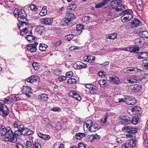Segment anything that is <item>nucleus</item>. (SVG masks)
<instances>
[{
	"label": "nucleus",
	"instance_id": "1",
	"mask_svg": "<svg viewBox=\"0 0 148 148\" xmlns=\"http://www.w3.org/2000/svg\"><path fill=\"white\" fill-rule=\"evenodd\" d=\"M0 134L1 136L5 135L4 138L5 141L14 142L16 140V136H13V132L9 127L6 128L4 126H2L0 128Z\"/></svg>",
	"mask_w": 148,
	"mask_h": 148
},
{
	"label": "nucleus",
	"instance_id": "2",
	"mask_svg": "<svg viewBox=\"0 0 148 148\" xmlns=\"http://www.w3.org/2000/svg\"><path fill=\"white\" fill-rule=\"evenodd\" d=\"M122 131L127 133L126 135V137L129 139L132 138H135V133L137 132V129L127 125L124 126L122 128Z\"/></svg>",
	"mask_w": 148,
	"mask_h": 148
},
{
	"label": "nucleus",
	"instance_id": "3",
	"mask_svg": "<svg viewBox=\"0 0 148 148\" xmlns=\"http://www.w3.org/2000/svg\"><path fill=\"white\" fill-rule=\"evenodd\" d=\"M26 16L25 11L23 10H21L18 12V20L19 22H28V19L25 18Z\"/></svg>",
	"mask_w": 148,
	"mask_h": 148
},
{
	"label": "nucleus",
	"instance_id": "4",
	"mask_svg": "<svg viewBox=\"0 0 148 148\" xmlns=\"http://www.w3.org/2000/svg\"><path fill=\"white\" fill-rule=\"evenodd\" d=\"M5 104V102L3 101H0V111L2 112L3 116H6L9 114L8 108L6 106H3Z\"/></svg>",
	"mask_w": 148,
	"mask_h": 148
},
{
	"label": "nucleus",
	"instance_id": "5",
	"mask_svg": "<svg viewBox=\"0 0 148 148\" xmlns=\"http://www.w3.org/2000/svg\"><path fill=\"white\" fill-rule=\"evenodd\" d=\"M141 86L140 84H136L131 86L129 90L133 94L136 93L138 92L141 90Z\"/></svg>",
	"mask_w": 148,
	"mask_h": 148
},
{
	"label": "nucleus",
	"instance_id": "6",
	"mask_svg": "<svg viewBox=\"0 0 148 148\" xmlns=\"http://www.w3.org/2000/svg\"><path fill=\"white\" fill-rule=\"evenodd\" d=\"M73 67L77 69H81L87 67V65L84 64L81 61L76 62L73 65Z\"/></svg>",
	"mask_w": 148,
	"mask_h": 148
},
{
	"label": "nucleus",
	"instance_id": "7",
	"mask_svg": "<svg viewBox=\"0 0 148 148\" xmlns=\"http://www.w3.org/2000/svg\"><path fill=\"white\" fill-rule=\"evenodd\" d=\"M131 111L134 114L140 116L142 114L141 108L140 107L136 106H134L130 109Z\"/></svg>",
	"mask_w": 148,
	"mask_h": 148
},
{
	"label": "nucleus",
	"instance_id": "8",
	"mask_svg": "<svg viewBox=\"0 0 148 148\" xmlns=\"http://www.w3.org/2000/svg\"><path fill=\"white\" fill-rule=\"evenodd\" d=\"M53 22V20L52 18H43L40 19L41 23L43 24L46 25H51Z\"/></svg>",
	"mask_w": 148,
	"mask_h": 148
},
{
	"label": "nucleus",
	"instance_id": "9",
	"mask_svg": "<svg viewBox=\"0 0 148 148\" xmlns=\"http://www.w3.org/2000/svg\"><path fill=\"white\" fill-rule=\"evenodd\" d=\"M38 43L35 42L34 44H29L27 46V48L31 52H35L36 50V47Z\"/></svg>",
	"mask_w": 148,
	"mask_h": 148
},
{
	"label": "nucleus",
	"instance_id": "10",
	"mask_svg": "<svg viewBox=\"0 0 148 148\" xmlns=\"http://www.w3.org/2000/svg\"><path fill=\"white\" fill-rule=\"evenodd\" d=\"M121 123L123 125H127L131 123V117L128 116H123L121 118Z\"/></svg>",
	"mask_w": 148,
	"mask_h": 148
},
{
	"label": "nucleus",
	"instance_id": "11",
	"mask_svg": "<svg viewBox=\"0 0 148 148\" xmlns=\"http://www.w3.org/2000/svg\"><path fill=\"white\" fill-rule=\"evenodd\" d=\"M27 82L32 83L34 82H39L40 81L39 77L36 75H32L27 79Z\"/></svg>",
	"mask_w": 148,
	"mask_h": 148
},
{
	"label": "nucleus",
	"instance_id": "12",
	"mask_svg": "<svg viewBox=\"0 0 148 148\" xmlns=\"http://www.w3.org/2000/svg\"><path fill=\"white\" fill-rule=\"evenodd\" d=\"M111 0H103L100 2L95 4V7L96 8H101L103 6L107 4Z\"/></svg>",
	"mask_w": 148,
	"mask_h": 148
},
{
	"label": "nucleus",
	"instance_id": "13",
	"mask_svg": "<svg viewBox=\"0 0 148 148\" xmlns=\"http://www.w3.org/2000/svg\"><path fill=\"white\" fill-rule=\"evenodd\" d=\"M125 51H130L131 53H136L139 50V48L138 47L134 46L133 47H128L125 48Z\"/></svg>",
	"mask_w": 148,
	"mask_h": 148
},
{
	"label": "nucleus",
	"instance_id": "14",
	"mask_svg": "<svg viewBox=\"0 0 148 148\" xmlns=\"http://www.w3.org/2000/svg\"><path fill=\"white\" fill-rule=\"evenodd\" d=\"M66 18L68 20V21H69L70 23L71 21L75 19L76 18V16L73 13L69 12L65 16Z\"/></svg>",
	"mask_w": 148,
	"mask_h": 148
},
{
	"label": "nucleus",
	"instance_id": "15",
	"mask_svg": "<svg viewBox=\"0 0 148 148\" xmlns=\"http://www.w3.org/2000/svg\"><path fill=\"white\" fill-rule=\"evenodd\" d=\"M45 30V27L42 25L37 26L35 28L36 32L38 33L40 35H41L42 33Z\"/></svg>",
	"mask_w": 148,
	"mask_h": 148
},
{
	"label": "nucleus",
	"instance_id": "16",
	"mask_svg": "<svg viewBox=\"0 0 148 148\" xmlns=\"http://www.w3.org/2000/svg\"><path fill=\"white\" fill-rule=\"evenodd\" d=\"M38 99L41 101H46L48 99V95L46 94L43 93L38 96Z\"/></svg>",
	"mask_w": 148,
	"mask_h": 148
},
{
	"label": "nucleus",
	"instance_id": "17",
	"mask_svg": "<svg viewBox=\"0 0 148 148\" xmlns=\"http://www.w3.org/2000/svg\"><path fill=\"white\" fill-rule=\"evenodd\" d=\"M25 39L30 43H32L34 40H36V38L34 36L31 35H27L25 37Z\"/></svg>",
	"mask_w": 148,
	"mask_h": 148
},
{
	"label": "nucleus",
	"instance_id": "18",
	"mask_svg": "<svg viewBox=\"0 0 148 148\" xmlns=\"http://www.w3.org/2000/svg\"><path fill=\"white\" fill-rule=\"evenodd\" d=\"M99 127L97 124L96 123L93 124V123L88 130L90 132H95L98 130Z\"/></svg>",
	"mask_w": 148,
	"mask_h": 148
},
{
	"label": "nucleus",
	"instance_id": "19",
	"mask_svg": "<svg viewBox=\"0 0 148 148\" xmlns=\"http://www.w3.org/2000/svg\"><path fill=\"white\" fill-rule=\"evenodd\" d=\"M22 132L23 134L25 136H28L32 135L33 133V132L32 130L28 129L27 128H25Z\"/></svg>",
	"mask_w": 148,
	"mask_h": 148
},
{
	"label": "nucleus",
	"instance_id": "20",
	"mask_svg": "<svg viewBox=\"0 0 148 148\" xmlns=\"http://www.w3.org/2000/svg\"><path fill=\"white\" fill-rule=\"evenodd\" d=\"M120 15L125 16L127 15H133V11L131 9H128L122 11L120 13Z\"/></svg>",
	"mask_w": 148,
	"mask_h": 148
},
{
	"label": "nucleus",
	"instance_id": "21",
	"mask_svg": "<svg viewBox=\"0 0 148 148\" xmlns=\"http://www.w3.org/2000/svg\"><path fill=\"white\" fill-rule=\"evenodd\" d=\"M138 34L140 37L145 38H148V32L146 31H142L139 32Z\"/></svg>",
	"mask_w": 148,
	"mask_h": 148
},
{
	"label": "nucleus",
	"instance_id": "22",
	"mask_svg": "<svg viewBox=\"0 0 148 148\" xmlns=\"http://www.w3.org/2000/svg\"><path fill=\"white\" fill-rule=\"evenodd\" d=\"M140 70L136 68H128V73L133 74L136 73L138 72Z\"/></svg>",
	"mask_w": 148,
	"mask_h": 148
},
{
	"label": "nucleus",
	"instance_id": "23",
	"mask_svg": "<svg viewBox=\"0 0 148 148\" xmlns=\"http://www.w3.org/2000/svg\"><path fill=\"white\" fill-rule=\"evenodd\" d=\"M132 25H134L136 27H137L139 26H140L142 24V23L141 21L138 20L136 18H134V21L131 23Z\"/></svg>",
	"mask_w": 148,
	"mask_h": 148
},
{
	"label": "nucleus",
	"instance_id": "24",
	"mask_svg": "<svg viewBox=\"0 0 148 148\" xmlns=\"http://www.w3.org/2000/svg\"><path fill=\"white\" fill-rule=\"evenodd\" d=\"M95 57L94 56H84L83 58L85 61L89 62H92L94 61L95 59Z\"/></svg>",
	"mask_w": 148,
	"mask_h": 148
},
{
	"label": "nucleus",
	"instance_id": "25",
	"mask_svg": "<svg viewBox=\"0 0 148 148\" xmlns=\"http://www.w3.org/2000/svg\"><path fill=\"white\" fill-rule=\"evenodd\" d=\"M110 82H113L114 83L116 84H120L119 79L116 77H110Z\"/></svg>",
	"mask_w": 148,
	"mask_h": 148
},
{
	"label": "nucleus",
	"instance_id": "26",
	"mask_svg": "<svg viewBox=\"0 0 148 148\" xmlns=\"http://www.w3.org/2000/svg\"><path fill=\"white\" fill-rule=\"evenodd\" d=\"M90 90V91H89V93L91 95L96 94L97 92V87L94 85H93L92 86Z\"/></svg>",
	"mask_w": 148,
	"mask_h": 148
},
{
	"label": "nucleus",
	"instance_id": "27",
	"mask_svg": "<svg viewBox=\"0 0 148 148\" xmlns=\"http://www.w3.org/2000/svg\"><path fill=\"white\" fill-rule=\"evenodd\" d=\"M77 7V5L75 4H73L69 6L66 9L67 12H73Z\"/></svg>",
	"mask_w": 148,
	"mask_h": 148
},
{
	"label": "nucleus",
	"instance_id": "28",
	"mask_svg": "<svg viewBox=\"0 0 148 148\" xmlns=\"http://www.w3.org/2000/svg\"><path fill=\"white\" fill-rule=\"evenodd\" d=\"M48 47V46L44 43H40L39 45V49L41 51H45Z\"/></svg>",
	"mask_w": 148,
	"mask_h": 148
},
{
	"label": "nucleus",
	"instance_id": "29",
	"mask_svg": "<svg viewBox=\"0 0 148 148\" xmlns=\"http://www.w3.org/2000/svg\"><path fill=\"white\" fill-rule=\"evenodd\" d=\"M84 25L81 24L77 25L76 31L78 32V34H79L82 33V30L84 29Z\"/></svg>",
	"mask_w": 148,
	"mask_h": 148
},
{
	"label": "nucleus",
	"instance_id": "30",
	"mask_svg": "<svg viewBox=\"0 0 148 148\" xmlns=\"http://www.w3.org/2000/svg\"><path fill=\"white\" fill-rule=\"evenodd\" d=\"M69 23L70 22L69 21H68L67 19L65 17L62 19L60 22V24L62 26H64L69 25Z\"/></svg>",
	"mask_w": 148,
	"mask_h": 148
},
{
	"label": "nucleus",
	"instance_id": "31",
	"mask_svg": "<svg viewBox=\"0 0 148 148\" xmlns=\"http://www.w3.org/2000/svg\"><path fill=\"white\" fill-rule=\"evenodd\" d=\"M131 123L134 125H136L138 123L139 121V118L138 117L134 116L131 117Z\"/></svg>",
	"mask_w": 148,
	"mask_h": 148
},
{
	"label": "nucleus",
	"instance_id": "32",
	"mask_svg": "<svg viewBox=\"0 0 148 148\" xmlns=\"http://www.w3.org/2000/svg\"><path fill=\"white\" fill-rule=\"evenodd\" d=\"M15 131L14 132V133L13 132V134H12L13 135V136H16V141H15L14 142H12V143H15L17 141V136H20V135L23 134L22 132L21 131H19L18 130H15Z\"/></svg>",
	"mask_w": 148,
	"mask_h": 148
},
{
	"label": "nucleus",
	"instance_id": "33",
	"mask_svg": "<svg viewBox=\"0 0 148 148\" xmlns=\"http://www.w3.org/2000/svg\"><path fill=\"white\" fill-rule=\"evenodd\" d=\"M86 135L85 133H77L76 134L75 136L77 139H80L85 136Z\"/></svg>",
	"mask_w": 148,
	"mask_h": 148
},
{
	"label": "nucleus",
	"instance_id": "34",
	"mask_svg": "<svg viewBox=\"0 0 148 148\" xmlns=\"http://www.w3.org/2000/svg\"><path fill=\"white\" fill-rule=\"evenodd\" d=\"M47 8L46 6H44L40 12L39 14L42 16L46 15L47 13Z\"/></svg>",
	"mask_w": 148,
	"mask_h": 148
},
{
	"label": "nucleus",
	"instance_id": "35",
	"mask_svg": "<svg viewBox=\"0 0 148 148\" xmlns=\"http://www.w3.org/2000/svg\"><path fill=\"white\" fill-rule=\"evenodd\" d=\"M130 139L131 140L129 144L131 145V147H135L136 145V140L135 138H132Z\"/></svg>",
	"mask_w": 148,
	"mask_h": 148
},
{
	"label": "nucleus",
	"instance_id": "36",
	"mask_svg": "<svg viewBox=\"0 0 148 148\" xmlns=\"http://www.w3.org/2000/svg\"><path fill=\"white\" fill-rule=\"evenodd\" d=\"M93 124L92 121L91 120H88L86 122L84 123V126L89 129V128L91 127V126Z\"/></svg>",
	"mask_w": 148,
	"mask_h": 148
},
{
	"label": "nucleus",
	"instance_id": "37",
	"mask_svg": "<svg viewBox=\"0 0 148 148\" xmlns=\"http://www.w3.org/2000/svg\"><path fill=\"white\" fill-rule=\"evenodd\" d=\"M108 113H106L103 115V117L101 119L100 121L103 123H104L107 121L108 117Z\"/></svg>",
	"mask_w": 148,
	"mask_h": 148
},
{
	"label": "nucleus",
	"instance_id": "38",
	"mask_svg": "<svg viewBox=\"0 0 148 148\" xmlns=\"http://www.w3.org/2000/svg\"><path fill=\"white\" fill-rule=\"evenodd\" d=\"M138 9L140 10H141L143 9V4L141 0H138L136 3Z\"/></svg>",
	"mask_w": 148,
	"mask_h": 148
},
{
	"label": "nucleus",
	"instance_id": "39",
	"mask_svg": "<svg viewBox=\"0 0 148 148\" xmlns=\"http://www.w3.org/2000/svg\"><path fill=\"white\" fill-rule=\"evenodd\" d=\"M31 88L29 86H25V88H23L22 91L23 92L27 93L31 92Z\"/></svg>",
	"mask_w": 148,
	"mask_h": 148
},
{
	"label": "nucleus",
	"instance_id": "40",
	"mask_svg": "<svg viewBox=\"0 0 148 148\" xmlns=\"http://www.w3.org/2000/svg\"><path fill=\"white\" fill-rule=\"evenodd\" d=\"M142 65L144 67H147V69H148V59H146L143 60L142 63ZM146 75H148V73H145Z\"/></svg>",
	"mask_w": 148,
	"mask_h": 148
},
{
	"label": "nucleus",
	"instance_id": "41",
	"mask_svg": "<svg viewBox=\"0 0 148 148\" xmlns=\"http://www.w3.org/2000/svg\"><path fill=\"white\" fill-rule=\"evenodd\" d=\"M27 30L28 29L26 27L22 29L20 32V35L22 36L26 35L28 33Z\"/></svg>",
	"mask_w": 148,
	"mask_h": 148
},
{
	"label": "nucleus",
	"instance_id": "42",
	"mask_svg": "<svg viewBox=\"0 0 148 148\" xmlns=\"http://www.w3.org/2000/svg\"><path fill=\"white\" fill-rule=\"evenodd\" d=\"M77 81V80L75 79L71 78L68 79L67 82L69 84H75L76 83Z\"/></svg>",
	"mask_w": 148,
	"mask_h": 148
},
{
	"label": "nucleus",
	"instance_id": "43",
	"mask_svg": "<svg viewBox=\"0 0 148 148\" xmlns=\"http://www.w3.org/2000/svg\"><path fill=\"white\" fill-rule=\"evenodd\" d=\"M116 34L115 33H114L113 34H110L108 36V37H107V38L111 39H114L116 38Z\"/></svg>",
	"mask_w": 148,
	"mask_h": 148
},
{
	"label": "nucleus",
	"instance_id": "44",
	"mask_svg": "<svg viewBox=\"0 0 148 148\" xmlns=\"http://www.w3.org/2000/svg\"><path fill=\"white\" fill-rule=\"evenodd\" d=\"M132 97L129 96L125 95L124 97V99L125 100V103L128 104V101H129L130 100L132 99Z\"/></svg>",
	"mask_w": 148,
	"mask_h": 148
},
{
	"label": "nucleus",
	"instance_id": "45",
	"mask_svg": "<svg viewBox=\"0 0 148 148\" xmlns=\"http://www.w3.org/2000/svg\"><path fill=\"white\" fill-rule=\"evenodd\" d=\"M121 19L122 22L123 23L127 22L130 21L129 18L127 17H125V16L122 15L121 17Z\"/></svg>",
	"mask_w": 148,
	"mask_h": 148
},
{
	"label": "nucleus",
	"instance_id": "46",
	"mask_svg": "<svg viewBox=\"0 0 148 148\" xmlns=\"http://www.w3.org/2000/svg\"><path fill=\"white\" fill-rule=\"evenodd\" d=\"M136 102V101L135 99L133 97L132 98V99L130 100L129 101H128V105H133Z\"/></svg>",
	"mask_w": 148,
	"mask_h": 148
},
{
	"label": "nucleus",
	"instance_id": "47",
	"mask_svg": "<svg viewBox=\"0 0 148 148\" xmlns=\"http://www.w3.org/2000/svg\"><path fill=\"white\" fill-rule=\"evenodd\" d=\"M25 24L26 25H27L28 23L26 22H25V21H23V22H20L17 25V26L18 27V29L20 30L21 29V27H22L23 26V24Z\"/></svg>",
	"mask_w": 148,
	"mask_h": 148
},
{
	"label": "nucleus",
	"instance_id": "48",
	"mask_svg": "<svg viewBox=\"0 0 148 148\" xmlns=\"http://www.w3.org/2000/svg\"><path fill=\"white\" fill-rule=\"evenodd\" d=\"M32 66L35 70H38L39 69V66L38 64L36 62H34Z\"/></svg>",
	"mask_w": 148,
	"mask_h": 148
},
{
	"label": "nucleus",
	"instance_id": "49",
	"mask_svg": "<svg viewBox=\"0 0 148 148\" xmlns=\"http://www.w3.org/2000/svg\"><path fill=\"white\" fill-rule=\"evenodd\" d=\"M29 8L31 10L35 11L38 9V8L36 6V5L34 4H32L30 5L29 6Z\"/></svg>",
	"mask_w": 148,
	"mask_h": 148
},
{
	"label": "nucleus",
	"instance_id": "50",
	"mask_svg": "<svg viewBox=\"0 0 148 148\" xmlns=\"http://www.w3.org/2000/svg\"><path fill=\"white\" fill-rule=\"evenodd\" d=\"M74 36L73 35L71 34L67 35L65 36V38L68 41H70L72 40Z\"/></svg>",
	"mask_w": 148,
	"mask_h": 148
},
{
	"label": "nucleus",
	"instance_id": "51",
	"mask_svg": "<svg viewBox=\"0 0 148 148\" xmlns=\"http://www.w3.org/2000/svg\"><path fill=\"white\" fill-rule=\"evenodd\" d=\"M121 148H131V145L129 143H124L122 145Z\"/></svg>",
	"mask_w": 148,
	"mask_h": 148
},
{
	"label": "nucleus",
	"instance_id": "52",
	"mask_svg": "<svg viewBox=\"0 0 148 148\" xmlns=\"http://www.w3.org/2000/svg\"><path fill=\"white\" fill-rule=\"evenodd\" d=\"M19 125L20 124H19L17 122H14L13 124V126L14 130H17L18 128Z\"/></svg>",
	"mask_w": 148,
	"mask_h": 148
},
{
	"label": "nucleus",
	"instance_id": "53",
	"mask_svg": "<svg viewBox=\"0 0 148 148\" xmlns=\"http://www.w3.org/2000/svg\"><path fill=\"white\" fill-rule=\"evenodd\" d=\"M106 80L103 79L100 80L98 82L101 87L102 86H104L106 84Z\"/></svg>",
	"mask_w": 148,
	"mask_h": 148
},
{
	"label": "nucleus",
	"instance_id": "54",
	"mask_svg": "<svg viewBox=\"0 0 148 148\" xmlns=\"http://www.w3.org/2000/svg\"><path fill=\"white\" fill-rule=\"evenodd\" d=\"M90 17L89 16H84L82 18V20L83 22H86L90 20Z\"/></svg>",
	"mask_w": 148,
	"mask_h": 148
},
{
	"label": "nucleus",
	"instance_id": "55",
	"mask_svg": "<svg viewBox=\"0 0 148 148\" xmlns=\"http://www.w3.org/2000/svg\"><path fill=\"white\" fill-rule=\"evenodd\" d=\"M98 75L99 76H100L101 77H104L106 74V73L103 71H100L98 73Z\"/></svg>",
	"mask_w": 148,
	"mask_h": 148
},
{
	"label": "nucleus",
	"instance_id": "56",
	"mask_svg": "<svg viewBox=\"0 0 148 148\" xmlns=\"http://www.w3.org/2000/svg\"><path fill=\"white\" fill-rule=\"evenodd\" d=\"M77 92L75 91H71L69 92V94L70 97L74 98V96L76 95Z\"/></svg>",
	"mask_w": 148,
	"mask_h": 148
},
{
	"label": "nucleus",
	"instance_id": "57",
	"mask_svg": "<svg viewBox=\"0 0 148 148\" xmlns=\"http://www.w3.org/2000/svg\"><path fill=\"white\" fill-rule=\"evenodd\" d=\"M34 148H42L38 142H35L34 144Z\"/></svg>",
	"mask_w": 148,
	"mask_h": 148
},
{
	"label": "nucleus",
	"instance_id": "58",
	"mask_svg": "<svg viewBox=\"0 0 148 148\" xmlns=\"http://www.w3.org/2000/svg\"><path fill=\"white\" fill-rule=\"evenodd\" d=\"M91 137L92 138V140H94L96 139H99L100 138L99 136L97 134L95 135H92L91 136Z\"/></svg>",
	"mask_w": 148,
	"mask_h": 148
},
{
	"label": "nucleus",
	"instance_id": "59",
	"mask_svg": "<svg viewBox=\"0 0 148 148\" xmlns=\"http://www.w3.org/2000/svg\"><path fill=\"white\" fill-rule=\"evenodd\" d=\"M73 98L76 99L77 100L79 101H80L81 99V97L77 93L74 96Z\"/></svg>",
	"mask_w": 148,
	"mask_h": 148
},
{
	"label": "nucleus",
	"instance_id": "60",
	"mask_svg": "<svg viewBox=\"0 0 148 148\" xmlns=\"http://www.w3.org/2000/svg\"><path fill=\"white\" fill-rule=\"evenodd\" d=\"M127 80L129 83L131 84L136 83V82H137V80L136 79H127Z\"/></svg>",
	"mask_w": 148,
	"mask_h": 148
},
{
	"label": "nucleus",
	"instance_id": "61",
	"mask_svg": "<svg viewBox=\"0 0 148 148\" xmlns=\"http://www.w3.org/2000/svg\"><path fill=\"white\" fill-rule=\"evenodd\" d=\"M31 142L30 141H27L26 142L25 147V148L29 147L31 145Z\"/></svg>",
	"mask_w": 148,
	"mask_h": 148
},
{
	"label": "nucleus",
	"instance_id": "62",
	"mask_svg": "<svg viewBox=\"0 0 148 148\" xmlns=\"http://www.w3.org/2000/svg\"><path fill=\"white\" fill-rule=\"evenodd\" d=\"M19 11H20V10L18 8H16L14 10L13 12V13L15 17H17L18 14V12H19Z\"/></svg>",
	"mask_w": 148,
	"mask_h": 148
},
{
	"label": "nucleus",
	"instance_id": "63",
	"mask_svg": "<svg viewBox=\"0 0 148 148\" xmlns=\"http://www.w3.org/2000/svg\"><path fill=\"white\" fill-rule=\"evenodd\" d=\"M73 75V73L71 71L67 72L66 73V75L68 77L70 78Z\"/></svg>",
	"mask_w": 148,
	"mask_h": 148
},
{
	"label": "nucleus",
	"instance_id": "64",
	"mask_svg": "<svg viewBox=\"0 0 148 148\" xmlns=\"http://www.w3.org/2000/svg\"><path fill=\"white\" fill-rule=\"evenodd\" d=\"M79 148H86V147L84 144L82 143H79L78 144Z\"/></svg>",
	"mask_w": 148,
	"mask_h": 148
}]
</instances>
